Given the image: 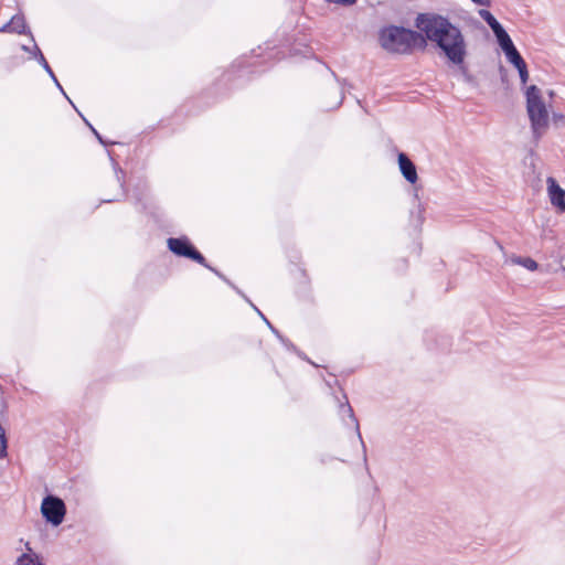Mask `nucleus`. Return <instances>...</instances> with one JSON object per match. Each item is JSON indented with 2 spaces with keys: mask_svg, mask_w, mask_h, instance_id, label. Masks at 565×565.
Returning <instances> with one entry per match:
<instances>
[{
  "mask_svg": "<svg viewBox=\"0 0 565 565\" xmlns=\"http://www.w3.org/2000/svg\"><path fill=\"white\" fill-rule=\"evenodd\" d=\"M415 26L422 32L426 42L436 45L446 58L461 68L467 56V42L460 28L448 17L435 12L418 13Z\"/></svg>",
  "mask_w": 565,
  "mask_h": 565,
  "instance_id": "nucleus-1",
  "label": "nucleus"
},
{
  "mask_svg": "<svg viewBox=\"0 0 565 565\" xmlns=\"http://www.w3.org/2000/svg\"><path fill=\"white\" fill-rule=\"evenodd\" d=\"M381 46L391 53L408 54L414 47H426V39L420 31H414L402 25H387L380 30Z\"/></svg>",
  "mask_w": 565,
  "mask_h": 565,
  "instance_id": "nucleus-2",
  "label": "nucleus"
},
{
  "mask_svg": "<svg viewBox=\"0 0 565 565\" xmlns=\"http://www.w3.org/2000/svg\"><path fill=\"white\" fill-rule=\"evenodd\" d=\"M525 96L531 128L534 137L539 139L548 126V113L536 85L529 86Z\"/></svg>",
  "mask_w": 565,
  "mask_h": 565,
  "instance_id": "nucleus-3",
  "label": "nucleus"
},
{
  "mask_svg": "<svg viewBox=\"0 0 565 565\" xmlns=\"http://www.w3.org/2000/svg\"><path fill=\"white\" fill-rule=\"evenodd\" d=\"M168 248L175 256L191 259L202 266H206L205 257L195 248L186 236L170 237L167 241Z\"/></svg>",
  "mask_w": 565,
  "mask_h": 565,
  "instance_id": "nucleus-4",
  "label": "nucleus"
},
{
  "mask_svg": "<svg viewBox=\"0 0 565 565\" xmlns=\"http://www.w3.org/2000/svg\"><path fill=\"white\" fill-rule=\"evenodd\" d=\"M41 513L44 520L53 526H58L64 521L66 505L64 501L53 494H47L41 503Z\"/></svg>",
  "mask_w": 565,
  "mask_h": 565,
  "instance_id": "nucleus-5",
  "label": "nucleus"
},
{
  "mask_svg": "<svg viewBox=\"0 0 565 565\" xmlns=\"http://www.w3.org/2000/svg\"><path fill=\"white\" fill-rule=\"evenodd\" d=\"M397 162L404 179L412 184L416 183L418 180L417 169L408 156L404 152H399L397 156Z\"/></svg>",
  "mask_w": 565,
  "mask_h": 565,
  "instance_id": "nucleus-6",
  "label": "nucleus"
},
{
  "mask_svg": "<svg viewBox=\"0 0 565 565\" xmlns=\"http://www.w3.org/2000/svg\"><path fill=\"white\" fill-rule=\"evenodd\" d=\"M0 32L6 33H17V34H30L32 41H34V38L30 30L28 29L25 24V19L23 15L15 14L11 18L10 21H8L6 24H3L0 28Z\"/></svg>",
  "mask_w": 565,
  "mask_h": 565,
  "instance_id": "nucleus-7",
  "label": "nucleus"
},
{
  "mask_svg": "<svg viewBox=\"0 0 565 565\" xmlns=\"http://www.w3.org/2000/svg\"><path fill=\"white\" fill-rule=\"evenodd\" d=\"M547 191L552 205L562 211L565 205V190L552 177L547 178Z\"/></svg>",
  "mask_w": 565,
  "mask_h": 565,
  "instance_id": "nucleus-8",
  "label": "nucleus"
},
{
  "mask_svg": "<svg viewBox=\"0 0 565 565\" xmlns=\"http://www.w3.org/2000/svg\"><path fill=\"white\" fill-rule=\"evenodd\" d=\"M547 191L552 205L562 211L565 205V190L552 177L547 178Z\"/></svg>",
  "mask_w": 565,
  "mask_h": 565,
  "instance_id": "nucleus-9",
  "label": "nucleus"
},
{
  "mask_svg": "<svg viewBox=\"0 0 565 565\" xmlns=\"http://www.w3.org/2000/svg\"><path fill=\"white\" fill-rule=\"evenodd\" d=\"M33 55L36 58V61L39 62V64L44 68V71L53 79V82L55 83L56 87L58 89H62V86H61L58 79L56 78L52 67L50 66V64L47 63L46 58L44 57L42 51L40 50V47L36 44L33 45Z\"/></svg>",
  "mask_w": 565,
  "mask_h": 565,
  "instance_id": "nucleus-10",
  "label": "nucleus"
},
{
  "mask_svg": "<svg viewBox=\"0 0 565 565\" xmlns=\"http://www.w3.org/2000/svg\"><path fill=\"white\" fill-rule=\"evenodd\" d=\"M26 552L21 554L17 559V565H44L40 556L32 551L30 544H25Z\"/></svg>",
  "mask_w": 565,
  "mask_h": 565,
  "instance_id": "nucleus-11",
  "label": "nucleus"
},
{
  "mask_svg": "<svg viewBox=\"0 0 565 565\" xmlns=\"http://www.w3.org/2000/svg\"><path fill=\"white\" fill-rule=\"evenodd\" d=\"M344 398H345V403L340 404V409L341 411H345L348 413L349 417L351 418V420L353 422V424L355 426V430H356L358 437H359V439H360V441L362 444V447H363L364 460L366 461V448H365V444H364V441L362 439V435H361V431H360L359 420H358V418L354 415V411L351 407V405H350V403L348 401L347 395H344Z\"/></svg>",
  "mask_w": 565,
  "mask_h": 565,
  "instance_id": "nucleus-12",
  "label": "nucleus"
},
{
  "mask_svg": "<svg viewBox=\"0 0 565 565\" xmlns=\"http://www.w3.org/2000/svg\"><path fill=\"white\" fill-rule=\"evenodd\" d=\"M492 32L502 51L514 45L512 39L510 38L509 33L505 31L502 24L495 28Z\"/></svg>",
  "mask_w": 565,
  "mask_h": 565,
  "instance_id": "nucleus-13",
  "label": "nucleus"
},
{
  "mask_svg": "<svg viewBox=\"0 0 565 565\" xmlns=\"http://www.w3.org/2000/svg\"><path fill=\"white\" fill-rule=\"evenodd\" d=\"M507 60L515 67L518 68L520 65L524 64L525 61L515 47V45L503 51Z\"/></svg>",
  "mask_w": 565,
  "mask_h": 565,
  "instance_id": "nucleus-14",
  "label": "nucleus"
},
{
  "mask_svg": "<svg viewBox=\"0 0 565 565\" xmlns=\"http://www.w3.org/2000/svg\"><path fill=\"white\" fill-rule=\"evenodd\" d=\"M479 15L490 26L492 31L499 25H501V23L495 19V17L487 9L479 10Z\"/></svg>",
  "mask_w": 565,
  "mask_h": 565,
  "instance_id": "nucleus-15",
  "label": "nucleus"
},
{
  "mask_svg": "<svg viewBox=\"0 0 565 565\" xmlns=\"http://www.w3.org/2000/svg\"><path fill=\"white\" fill-rule=\"evenodd\" d=\"M204 267L207 268L209 270H211L212 273H214L220 279L225 281L228 286H231L237 294H239L242 297H244V299L246 298V296L218 269L212 267L207 262H206V266H204Z\"/></svg>",
  "mask_w": 565,
  "mask_h": 565,
  "instance_id": "nucleus-16",
  "label": "nucleus"
},
{
  "mask_svg": "<svg viewBox=\"0 0 565 565\" xmlns=\"http://www.w3.org/2000/svg\"><path fill=\"white\" fill-rule=\"evenodd\" d=\"M514 263L523 266L524 268H526L531 271L536 270L537 266H539L537 263L531 257H520L519 256L514 259Z\"/></svg>",
  "mask_w": 565,
  "mask_h": 565,
  "instance_id": "nucleus-17",
  "label": "nucleus"
},
{
  "mask_svg": "<svg viewBox=\"0 0 565 565\" xmlns=\"http://www.w3.org/2000/svg\"><path fill=\"white\" fill-rule=\"evenodd\" d=\"M271 332L279 339L287 350L298 352V348L289 339L285 338L276 328H271Z\"/></svg>",
  "mask_w": 565,
  "mask_h": 565,
  "instance_id": "nucleus-18",
  "label": "nucleus"
},
{
  "mask_svg": "<svg viewBox=\"0 0 565 565\" xmlns=\"http://www.w3.org/2000/svg\"><path fill=\"white\" fill-rule=\"evenodd\" d=\"M7 456V438L6 431L2 425L0 424V459Z\"/></svg>",
  "mask_w": 565,
  "mask_h": 565,
  "instance_id": "nucleus-19",
  "label": "nucleus"
},
{
  "mask_svg": "<svg viewBox=\"0 0 565 565\" xmlns=\"http://www.w3.org/2000/svg\"><path fill=\"white\" fill-rule=\"evenodd\" d=\"M516 70L519 72V76H520L521 83L523 85L526 84V82L529 79V71H527L526 63L520 65Z\"/></svg>",
  "mask_w": 565,
  "mask_h": 565,
  "instance_id": "nucleus-20",
  "label": "nucleus"
},
{
  "mask_svg": "<svg viewBox=\"0 0 565 565\" xmlns=\"http://www.w3.org/2000/svg\"><path fill=\"white\" fill-rule=\"evenodd\" d=\"M89 128L92 129L93 134L95 135V137L97 138V140H98L102 145H104V146L115 145V142H113V141H111V142H109V141L105 140V139L103 138V136H102V135H100V134H99V132H98V131H97V130H96L92 125H89Z\"/></svg>",
  "mask_w": 565,
  "mask_h": 565,
  "instance_id": "nucleus-21",
  "label": "nucleus"
},
{
  "mask_svg": "<svg viewBox=\"0 0 565 565\" xmlns=\"http://www.w3.org/2000/svg\"><path fill=\"white\" fill-rule=\"evenodd\" d=\"M246 301H248L250 303V306L257 311V313L262 317V319L266 322V324L268 326V328L271 330V328H275L270 322L269 320L264 316V313L246 297L245 298Z\"/></svg>",
  "mask_w": 565,
  "mask_h": 565,
  "instance_id": "nucleus-22",
  "label": "nucleus"
},
{
  "mask_svg": "<svg viewBox=\"0 0 565 565\" xmlns=\"http://www.w3.org/2000/svg\"><path fill=\"white\" fill-rule=\"evenodd\" d=\"M116 170V175H117V179L120 183V186L124 188V184H125V181H124V178H125V171L122 169H120L119 167L116 166L115 168Z\"/></svg>",
  "mask_w": 565,
  "mask_h": 565,
  "instance_id": "nucleus-23",
  "label": "nucleus"
},
{
  "mask_svg": "<svg viewBox=\"0 0 565 565\" xmlns=\"http://www.w3.org/2000/svg\"><path fill=\"white\" fill-rule=\"evenodd\" d=\"M326 1L330 2V3L342 4V6H352L356 2V0H326Z\"/></svg>",
  "mask_w": 565,
  "mask_h": 565,
  "instance_id": "nucleus-24",
  "label": "nucleus"
},
{
  "mask_svg": "<svg viewBox=\"0 0 565 565\" xmlns=\"http://www.w3.org/2000/svg\"><path fill=\"white\" fill-rule=\"evenodd\" d=\"M473 3L489 8L491 6V0H471Z\"/></svg>",
  "mask_w": 565,
  "mask_h": 565,
  "instance_id": "nucleus-25",
  "label": "nucleus"
},
{
  "mask_svg": "<svg viewBox=\"0 0 565 565\" xmlns=\"http://www.w3.org/2000/svg\"><path fill=\"white\" fill-rule=\"evenodd\" d=\"M295 353H296L299 358H301V359H303V360H306V361H309V359L307 358V355H306L302 351L298 350V352H295Z\"/></svg>",
  "mask_w": 565,
  "mask_h": 565,
  "instance_id": "nucleus-26",
  "label": "nucleus"
},
{
  "mask_svg": "<svg viewBox=\"0 0 565 565\" xmlns=\"http://www.w3.org/2000/svg\"><path fill=\"white\" fill-rule=\"evenodd\" d=\"M22 50L26 52H31L33 54V50L31 51L26 45H22Z\"/></svg>",
  "mask_w": 565,
  "mask_h": 565,
  "instance_id": "nucleus-27",
  "label": "nucleus"
},
{
  "mask_svg": "<svg viewBox=\"0 0 565 565\" xmlns=\"http://www.w3.org/2000/svg\"><path fill=\"white\" fill-rule=\"evenodd\" d=\"M82 119H84V120H85L86 125H88V126L90 125V124L87 121V119H85V116H82Z\"/></svg>",
  "mask_w": 565,
  "mask_h": 565,
  "instance_id": "nucleus-28",
  "label": "nucleus"
},
{
  "mask_svg": "<svg viewBox=\"0 0 565 565\" xmlns=\"http://www.w3.org/2000/svg\"><path fill=\"white\" fill-rule=\"evenodd\" d=\"M559 118L563 119L564 118L563 115L556 116V119H559Z\"/></svg>",
  "mask_w": 565,
  "mask_h": 565,
  "instance_id": "nucleus-29",
  "label": "nucleus"
},
{
  "mask_svg": "<svg viewBox=\"0 0 565 565\" xmlns=\"http://www.w3.org/2000/svg\"><path fill=\"white\" fill-rule=\"evenodd\" d=\"M559 118L563 119L564 118L563 115L556 116V119H559Z\"/></svg>",
  "mask_w": 565,
  "mask_h": 565,
  "instance_id": "nucleus-30",
  "label": "nucleus"
},
{
  "mask_svg": "<svg viewBox=\"0 0 565 565\" xmlns=\"http://www.w3.org/2000/svg\"><path fill=\"white\" fill-rule=\"evenodd\" d=\"M60 90L64 94V97H67V94L64 93L63 88Z\"/></svg>",
  "mask_w": 565,
  "mask_h": 565,
  "instance_id": "nucleus-31",
  "label": "nucleus"
},
{
  "mask_svg": "<svg viewBox=\"0 0 565 565\" xmlns=\"http://www.w3.org/2000/svg\"><path fill=\"white\" fill-rule=\"evenodd\" d=\"M561 212H565V204H564V207L562 209V211H561Z\"/></svg>",
  "mask_w": 565,
  "mask_h": 565,
  "instance_id": "nucleus-32",
  "label": "nucleus"
}]
</instances>
